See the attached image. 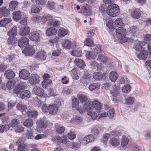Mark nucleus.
Instances as JSON below:
<instances>
[{"instance_id":"6ab92c4d","label":"nucleus","mask_w":151,"mask_h":151,"mask_svg":"<svg viewBox=\"0 0 151 151\" xmlns=\"http://www.w3.org/2000/svg\"><path fill=\"white\" fill-rule=\"evenodd\" d=\"M131 15L132 17L135 19H138L140 17L141 15L140 10L138 9H133Z\"/></svg>"},{"instance_id":"e433bc0d","label":"nucleus","mask_w":151,"mask_h":151,"mask_svg":"<svg viewBox=\"0 0 151 151\" xmlns=\"http://www.w3.org/2000/svg\"><path fill=\"white\" fill-rule=\"evenodd\" d=\"M20 96L22 99H23L25 97L29 98L30 96V91L27 90L22 91L20 93Z\"/></svg>"},{"instance_id":"1a4fd4ad","label":"nucleus","mask_w":151,"mask_h":151,"mask_svg":"<svg viewBox=\"0 0 151 151\" xmlns=\"http://www.w3.org/2000/svg\"><path fill=\"white\" fill-rule=\"evenodd\" d=\"M53 19L52 16L49 14H45L42 16V21L44 22L47 21L50 25L52 24Z\"/></svg>"},{"instance_id":"a211bd4d","label":"nucleus","mask_w":151,"mask_h":151,"mask_svg":"<svg viewBox=\"0 0 151 151\" xmlns=\"http://www.w3.org/2000/svg\"><path fill=\"white\" fill-rule=\"evenodd\" d=\"M106 26L109 28L110 31L112 32V31L115 28V26L113 24L112 20L109 17L106 19Z\"/></svg>"},{"instance_id":"0e129e2a","label":"nucleus","mask_w":151,"mask_h":151,"mask_svg":"<svg viewBox=\"0 0 151 151\" xmlns=\"http://www.w3.org/2000/svg\"><path fill=\"white\" fill-rule=\"evenodd\" d=\"M27 136L28 139H33L34 138L35 136L33 135L32 129H30L28 131Z\"/></svg>"},{"instance_id":"79ce46f5","label":"nucleus","mask_w":151,"mask_h":151,"mask_svg":"<svg viewBox=\"0 0 151 151\" xmlns=\"http://www.w3.org/2000/svg\"><path fill=\"white\" fill-rule=\"evenodd\" d=\"M17 109L23 112L24 111L26 113V111H27V106L26 105H24L22 104L19 102L18 103L17 106Z\"/></svg>"},{"instance_id":"39448f33","label":"nucleus","mask_w":151,"mask_h":151,"mask_svg":"<svg viewBox=\"0 0 151 151\" xmlns=\"http://www.w3.org/2000/svg\"><path fill=\"white\" fill-rule=\"evenodd\" d=\"M33 91L34 93L38 96L39 97L45 100V97L46 96L44 93V90L42 88L39 87H35L34 88Z\"/></svg>"},{"instance_id":"6e6552de","label":"nucleus","mask_w":151,"mask_h":151,"mask_svg":"<svg viewBox=\"0 0 151 151\" xmlns=\"http://www.w3.org/2000/svg\"><path fill=\"white\" fill-rule=\"evenodd\" d=\"M19 75L20 78L24 80H28L30 77L29 72L24 69H22L20 71Z\"/></svg>"},{"instance_id":"9b49d317","label":"nucleus","mask_w":151,"mask_h":151,"mask_svg":"<svg viewBox=\"0 0 151 151\" xmlns=\"http://www.w3.org/2000/svg\"><path fill=\"white\" fill-rule=\"evenodd\" d=\"M35 51V50L32 46L29 45L23 50L22 52L26 56H31L34 53Z\"/></svg>"},{"instance_id":"a19ab883","label":"nucleus","mask_w":151,"mask_h":151,"mask_svg":"<svg viewBox=\"0 0 151 151\" xmlns=\"http://www.w3.org/2000/svg\"><path fill=\"white\" fill-rule=\"evenodd\" d=\"M33 124V122L32 119H27L24 123V126L27 127H32Z\"/></svg>"},{"instance_id":"09e8293b","label":"nucleus","mask_w":151,"mask_h":151,"mask_svg":"<svg viewBox=\"0 0 151 151\" xmlns=\"http://www.w3.org/2000/svg\"><path fill=\"white\" fill-rule=\"evenodd\" d=\"M46 6L48 9L53 10L55 7V3L52 1H49L47 4Z\"/></svg>"},{"instance_id":"c85d7f7f","label":"nucleus","mask_w":151,"mask_h":151,"mask_svg":"<svg viewBox=\"0 0 151 151\" xmlns=\"http://www.w3.org/2000/svg\"><path fill=\"white\" fill-rule=\"evenodd\" d=\"M142 42V51H143V50L147 51V50H148L150 51V54L151 56V47L150 46L147 42L143 41Z\"/></svg>"},{"instance_id":"2f4dec72","label":"nucleus","mask_w":151,"mask_h":151,"mask_svg":"<svg viewBox=\"0 0 151 151\" xmlns=\"http://www.w3.org/2000/svg\"><path fill=\"white\" fill-rule=\"evenodd\" d=\"M100 87V85L99 83H93L90 85L88 88L91 91H93L95 89H98Z\"/></svg>"},{"instance_id":"cd10ccee","label":"nucleus","mask_w":151,"mask_h":151,"mask_svg":"<svg viewBox=\"0 0 151 151\" xmlns=\"http://www.w3.org/2000/svg\"><path fill=\"white\" fill-rule=\"evenodd\" d=\"M4 75L8 79H11L14 77L15 74L12 70H8L5 72Z\"/></svg>"},{"instance_id":"6e6d98bb","label":"nucleus","mask_w":151,"mask_h":151,"mask_svg":"<svg viewBox=\"0 0 151 151\" xmlns=\"http://www.w3.org/2000/svg\"><path fill=\"white\" fill-rule=\"evenodd\" d=\"M93 111H89L88 113V114L90 115L92 117V119H96L97 120L99 119V118H97V114L96 112H95V110H94Z\"/></svg>"},{"instance_id":"4d7b16f0","label":"nucleus","mask_w":151,"mask_h":151,"mask_svg":"<svg viewBox=\"0 0 151 151\" xmlns=\"http://www.w3.org/2000/svg\"><path fill=\"white\" fill-rule=\"evenodd\" d=\"M94 44L93 40L90 38L86 39L84 42V45L87 46H91L93 45Z\"/></svg>"},{"instance_id":"338daca9","label":"nucleus","mask_w":151,"mask_h":151,"mask_svg":"<svg viewBox=\"0 0 151 151\" xmlns=\"http://www.w3.org/2000/svg\"><path fill=\"white\" fill-rule=\"evenodd\" d=\"M68 137L70 139L73 140L76 138V135L74 134V132L70 131L69 133L68 134Z\"/></svg>"},{"instance_id":"bf43d9fd","label":"nucleus","mask_w":151,"mask_h":151,"mask_svg":"<svg viewBox=\"0 0 151 151\" xmlns=\"http://www.w3.org/2000/svg\"><path fill=\"white\" fill-rule=\"evenodd\" d=\"M27 146L23 143L19 145L18 147V150L19 151H24L27 149Z\"/></svg>"},{"instance_id":"473e14b6","label":"nucleus","mask_w":151,"mask_h":151,"mask_svg":"<svg viewBox=\"0 0 151 151\" xmlns=\"http://www.w3.org/2000/svg\"><path fill=\"white\" fill-rule=\"evenodd\" d=\"M19 123V122L18 119H14L11 120L8 125L9 126V127H10L12 128L18 126Z\"/></svg>"},{"instance_id":"7ed1b4c3","label":"nucleus","mask_w":151,"mask_h":151,"mask_svg":"<svg viewBox=\"0 0 151 151\" xmlns=\"http://www.w3.org/2000/svg\"><path fill=\"white\" fill-rule=\"evenodd\" d=\"M87 103H88V104H87L88 106H91L90 107H91L90 111H92L95 110V111L96 112L98 113L100 112L102 108V105L101 103L98 100H95L93 101L92 105L90 104L89 102Z\"/></svg>"},{"instance_id":"dca6fc26","label":"nucleus","mask_w":151,"mask_h":151,"mask_svg":"<svg viewBox=\"0 0 151 151\" xmlns=\"http://www.w3.org/2000/svg\"><path fill=\"white\" fill-rule=\"evenodd\" d=\"M87 104H88V103H87L84 104L83 105L84 109H83V107L81 106L78 107L76 109L81 114L83 113L84 111H90L91 107H90L91 106H88Z\"/></svg>"},{"instance_id":"e2e57ef3","label":"nucleus","mask_w":151,"mask_h":151,"mask_svg":"<svg viewBox=\"0 0 151 151\" xmlns=\"http://www.w3.org/2000/svg\"><path fill=\"white\" fill-rule=\"evenodd\" d=\"M47 55L46 53L44 50H39L37 53V57H45Z\"/></svg>"},{"instance_id":"9d476101","label":"nucleus","mask_w":151,"mask_h":151,"mask_svg":"<svg viewBox=\"0 0 151 151\" xmlns=\"http://www.w3.org/2000/svg\"><path fill=\"white\" fill-rule=\"evenodd\" d=\"M94 137L92 135H89L84 137L81 142V144L84 145L93 141Z\"/></svg>"},{"instance_id":"412c9836","label":"nucleus","mask_w":151,"mask_h":151,"mask_svg":"<svg viewBox=\"0 0 151 151\" xmlns=\"http://www.w3.org/2000/svg\"><path fill=\"white\" fill-rule=\"evenodd\" d=\"M19 3L16 1H12L9 3V9L10 11H14L17 8Z\"/></svg>"},{"instance_id":"aec40b11","label":"nucleus","mask_w":151,"mask_h":151,"mask_svg":"<svg viewBox=\"0 0 151 151\" xmlns=\"http://www.w3.org/2000/svg\"><path fill=\"white\" fill-rule=\"evenodd\" d=\"M30 32V29L27 27L24 26L22 27L20 30V35L22 36H25L29 34Z\"/></svg>"},{"instance_id":"4be33fe9","label":"nucleus","mask_w":151,"mask_h":151,"mask_svg":"<svg viewBox=\"0 0 151 151\" xmlns=\"http://www.w3.org/2000/svg\"><path fill=\"white\" fill-rule=\"evenodd\" d=\"M52 139L54 141H58V142H59V143L58 142V144H60L62 142L65 143L66 142L67 137L64 136L62 138L60 136H57L52 138Z\"/></svg>"},{"instance_id":"3c124183","label":"nucleus","mask_w":151,"mask_h":151,"mask_svg":"<svg viewBox=\"0 0 151 151\" xmlns=\"http://www.w3.org/2000/svg\"><path fill=\"white\" fill-rule=\"evenodd\" d=\"M71 42L68 40H66L63 44V46L66 49H69L71 46Z\"/></svg>"},{"instance_id":"c03bdc74","label":"nucleus","mask_w":151,"mask_h":151,"mask_svg":"<svg viewBox=\"0 0 151 151\" xmlns=\"http://www.w3.org/2000/svg\"><path fill=\"white\" fill-rule=\"evenodd\" d=\"M78 97L80 101L82 102H85L88 100L87 96L83 94H79Z\"/></svg>"},{"instance_id":"69168bd1","label":"nucleus","mask_w":151,"mask_h":151,"mask_svg":"<svg viewBox=\"0 0 151 151\" xmlns=\"http://www.w3.org/2000/svg\"><path fill=\"white\" fill-rule=\"evenodd\" d=\"M83 54L86 57H94L95 55L93 52L92 51H89L85 50L83 52Z\"/></svg>"},{"instance_id":"864d4df0","label":"nucleus","mask_w":151,"mask_h":151,"mask_svg":"<svg viewBox=\"0 0 151 151\" xmlns=\"http://www.w3.org/2000/svg\"><path fill=\"white\" fill-rule=\"evenodd\" d=\"M115 23L117 27L119 26H124V24L121 18H119L116 19L115 21Z\"/></svg>"},{"instance_id":"680f3d73","label":"nucleus","mask_w":151,"mask_h":151,"mask_svg":"<svg viewBox=\"0 0 151 151\" xmlns=\"http://www.w3.org/2000/svg\"><path fill=\"white\" fill-rule=\"evenodd\" d=\"M131 87L129 85H125L122 89V91L124 93L129 92L131 91Z\"/></svg>"},{"instance_id":"72a5a7b5","label":"nucleus","mask_w":151,"mask_h":151,"mask_svg":"<svg viewBox=\"0 0 151 151\" xmlns=\"http://www.w3.org/2000/svg\"><path fill=\"white\" fill-rule=\"evenodd\" d=\"M31 19L34 22L40 23L42 21V16L35 15L31 17Z\"/></svg>"},{"instance_id":"774afa93","label":"nucleus","mask_w":151,"mask_h":151,"mask_svg":"<svg viewBox=\"0 0 151 151\" xmlns=\"http://www.w3.org/2000/svg\"><path fill=\"white\" fill-rule=\"evenodd\" d=\"M134 101V99L132 97H129L126 100V103L128 105L132 104Z\"/></svg>"},{"instance_id":"f8f14e48","label":"nucleus","mask_w":151,"mask_h":151,"mask_svg":"<svg viewBox=\"0 0 151 151\" xmlns=\"http://www.w3.org/2000/svg\"><path fill=\"white\" fill-rule=\"evenodd\" d=\"M91 7L88 4L84 5L81 8L82 12L86 15H89L91 13Z\"/></svg>"},{"instance_id":"de8ad7c7","label":"nucleus","mask_w":151,"mask_h":151,"mask_svg":"<svg viewBox=\"0 0 151 151\" xmlns=\"http://www.w3.org/2000/svg\"><path fill=\"white\" fill-rule=\"evenodd\" d=\"M9 129V126L5 124L0 126V133L6 132Z\"/></svg>"},{"instance_id":"f03ea898","label":"nucleus","mask_w":151,"mask_h":151,"mask_svg":"<svg viewBox=\"0 0 151 151\" xmlns=\"http://www.w3.org/2000/svg\"><path fill=\"white\" fill-rule=\"evenodd\" d=\"M116 32L118 39L124 42L127 41V39L126 37L127 32L125 29L123 27H119L116 29Z\"/></svg>"},{"instance_id":"8fccbe9b","label":"nucleus","mask_w":151,"mask_h":151,"mask_svg":"<svg viewBox=\"0 0 151 151\" xmlns=\"http://www.w3.org/2000/svg\"><path fill=\"white\" fill-rule=\"evenodd\" d=\"M37 127L40 128H44L46 127V125L45 124L44 121L42 120H39L37 122Z\"/></svg>"},{"instance_id":"20e7f679","label":"nucleus","mask_w":151,"mask_h":151,"mask_svg":"<svg viewBox=\"0 0 151 151\" xmlns=\"http://www.w3.org/2000/svg\"><path fill=\"white\" fill-rule=\"evenodd\" d=\"M142 42H138L134 47V49L139 52L138 53L137 57H146L147 55V52L145 50L142 51Z\"/></svg>"},{"instance_id":"ddd939ff","label":"nucleus","mask_w":151,"mask_h":151,"mask_svg":"<svg viewBox=\"0 0 151 151\" xmlns=\"http://www.w3.org/2000/svg\"><path fill=\"white\" fill-rule=\"evenodd\" d=\"M39 76L37 74H35L32 76L29 80L30 84L32 85H36L39 83L40 81Z\"/></svg>"},{"instance_id":"2eb2a0df","label":"nucleus","mask_w":151,"mask_h":151,"mask_svg":"<svg viewBox=\"0 0 151 151\" xmlns=\"http://www.w3.org/2000/svg\"><path fill=\"white\" fill-rule=\"evenodd\" d=\"M49 113L51 114L56 113L58 109V107L56 104H50L48 106Z\"/></svg>"},{"instance_id":"a18cd8bd","label":"nucleus","mask_w":151,"mask_h":151,"mask_svg":"<svg viewBox=\"0 0 151 151\" xmlns=\"http://www.w3.org/2000/svg\"><path fill=\"white\" fill-rule=\"evenodd\" d=\"M7 42L9 44L13 45L17 42V39L15 37L11 36L8 39Z\"/></svg>"},{"instance_id":"423d86ee","label":"nucleus","mask_w":151,"mask_h":151,"mask_svg":"<svg viewBox=\"0 0 151 151\" xmlns=\"http://www.w3.org/2000/svg\"><path fill=\"white\" fill-rule=\"evenodd\" d=\"M40 36L39 32L35 31L30 34L29 35V38L32 40L38 42L40 40Z\"/></svg>"},{"instance_id":"5701e85b","label":"nucleus","mask_w":151,"mask_h":151,"mask_svg":"<svg viewBox=\"0 0 151 151\" xmlns=\"http://www.w3.org/2000/svg\"><path fill=\"white\" fill-rule=\"evenodd\" d=\"M57 33V30L53 27L48 28L46 31V35L48 36L56 35Z\"/></svg>"},{"instance_id":"b1692460","label":"nucleus","mask_w":151,"mask_h":151,"mask_svg":"<svg viewBox=\"0 0 151 151\" xmlns=\"http://www.w3.org/2000/svg\"><path fill=\"white\" fill-rule=\"evenodd\" d=\"M10 14L9 11L6 7L0 8V15L4 17H7Z\"/></svg>"},{"instance_id":"13d9d810","label":"nucleus","mask_w":151,"mask_h":151,"mask_svg":"<svg viewBox=\"0 0 151 151\" xmlns=\"http://www.w3.org/2000/svg\"><path fill=\"white\" fill-rule=\"evenodd\" d=\"M137 30V28L136 26H132L129 28V32L133 36L134 35V34Z\"/></svg>"},{"instance_id":"a878e982","label":"nucleus","mask_w":151,"mask_h":151,"mask_svg":"<svg viewBox=\"0 0 151 151\" xmlns=\"http://www.w3.org/2000/svg\"><path fill=\"white\" fill-rule=\"evenodd\" d=\"M74 62L78 67L81 68H84L86 66L85 62L83 60L76 59L75 60Z\"/></svg>"},{"instance_id":"f257e3e1","label":"nucleus","mask_w":151,"mask_h":151,"mask_svg":"<svg viewBox=\"0 0 151 151\" xmlns=\"http://www.w3.org/2000/svg\"><path fill=\"white\" fill-rule=\"evenodd\" d=\"M120 10L118 6L116 4L109 5L107 9V13L110 16L115 17L119 13Z\"/></svg>"},{"instance_id":"37998d69","label":"nucleus","mask_w":151,"mask_h":151,"mask_svg":"<svg viewBox=\"0 0 151 151\" xmlns=\"http://www.w3.org/2000/svg\"><path fill=\"white\" fill-rule=\"evenodd\" d=\"M58 35L59 37H63L68 34L67 30L64 28L60 29L58 31Z\"/></svg>"},{"instance_id":"603ef678","label":"nucleus","mask_w":151,"mask_h":151,"mask_svg":"<svg viewBox=\"0 0 151 151\" xmlns=\"http://www.w3.org/2000/svg\"><path fill=\"white\" fill-rule=\"evenodd\" d=\"M32 1H35L37 4L38 5L41 6H44L45 5L46 2V0H31Z\"/></svg>"},{"instance_id":"c756f323","label":"nucleus","mask_w":151,"mask_h":151,"mask_svg":"<svg viewBox=\"0 0 151 151\" xmlns=\"http://www.w3.org/2000/svg\"><path fill=\"white\" fill-rule=\"evenodd\" d=\"M12 20L11 18H3L0 21V25L1 27H5L6 24L11 22Z\"/></svg>"},{"instance_id":"4468645a","label":"nucleus","mask_w":151,"mask_h":151,"mask_svg":"<svg viewBox=\"0 0 151 151\" xmlns=\"http://www.w3.org/2000/svg\"><path fill=\"white\" fill-rule=\"evenodd\" d=\"M29 40L25 37H22L20 39L18 42V45L21 47H25L28 44Z\"/></svg>"},{"instance_id":"bb28decb","label":"nucleus","mask_w":151,"mask_h":151,"mask_svg":"<svg viewBox=\"0 0 151 151\" xmlns=\"http://www.w3.org/2000/svg\"><path fill=\"white\" fill-rule=\"evenodd\" d=\"M69 53L73 56L81 57L82 55L81 48H79L77 50H73L69 52Z\"/></svg>"},{"instance_id":"c9c22d12","label":"nucleus","mask_w":151,"mask_h":151,"mask_svg":"<svg viewBox=\"0 0 151 151\" xmlns=\"http://www.w3.org/2000/svg\"><path fill=\"white\" fill-rule=\"evenodd\" d=\"M13 18L14 19L17 21L19 20L21 18V13L19 11H16L13 12Z\"/></svg>"},{"instance_id":"58836bf2","label":"nucleus","mask_w":151,"mask_h":151,"mask_svg":"<svg viewBox=\"0 0 151 151\" xmlns=\"http://www.w3.org/2000/svg\"><path fill=\"white\" fill-rule=\"evenodd\" d=\"M118 75L117 73L115 71H112L111 72L109 78L112 81H115L118 78Z\"/></svg>"},{"instance_id":"f3484780","label":"nucleus","mask_w":151,"mask_h":151,"mask_svg":"<svg viewBox=\"0 0 151 151\" xmlns=\"http://www.w3.org/2000/svg\"><path fill=\"white\" fill-rule=\"evenodd\" d=\"M106 73H104L103 74L101 72H95L93 73V77L96 80H100L104 78H106Z\"/></svg>"},{"instance_id":"5fc2aeb1","label":"nucleus","mask_w":151,"mask_h":151,"mask_svg":"<svg viewBox=\"0 0 151 151\" xmlns=\"http://www.w3.org/2000/svg\"><path fill=\"white\" fill-rule=\"evenodd\" d=\"M15 82L14 81H9L6 84L7 88L9 89H11L15 85Z\"/></svg>"},{"instance_id":"7c9ffc66","label":"nucleus","mask_w":151,"mask_h":151,"mask_svg":"<svg viewBox=\"0 0 151 151\" xmlns=\"http://www.w3.org/2000/svg\"><path fill=\"white\" fill-rule=\"evenodd\" d=\"M26 113L29 117L35 118L38 115V112L35 110L26 111Z\"/></svg>"},{"instance_id":"ea45409f","label":"nucleus","mask_w":151,"mask_h":151,"mask_svg":"<svg viewBox=\"0 0 151 151\" xmlns=\"http://www.w3.org/2000/svg\"><path fill=\"white\" fill-rule=\"evenodd\" d=\"M129 142L128 137L127 136H124L122 140L121 145L123 147H124L128 144Z\"/></svg>"},{"instance_id":"49530a36","label":"nucleus","mask_w":151,"mask_h":151,"mask_svg":"<svg viewBox=\"0 0 151 151\" xmlns=\"http://www.w3.org/2000/svg\"><path fill=\"white\" fill-rule=\"evenodd\" d=\"M43 99L39 97L35 101L34 104L36 106L39 107L42 105L44 103L42 101Z\"/></svg>"},{"instance_id":"393cba45","label":"nucleus","mask_w":151,"mask_h":151,"mask_svg":"<svg viewBox=\"0 0 151 151\" xmlns=\"http://www.w3.org/2000/svg\"><path fill=\"white\" fill-rule=\"evenodd\" d=\"M42 9L40 6L33 4L30 7V11L32 13H37L40 12Z\"/></svg>"},{"instance_id":"052dcab7","label":"nucleus","mask_w":151,"mask_h":151,"mask_svg":"<svg viewBox=\"0 0 151 151\" xmlns=\"http://www.w3.org/2000/svg\"><path fill=\"white\" fill-rule=\"evenodd\" d=\"M52 82V81L50 79H47L44 80L42 83V87L44 88H45L47 86L48 84H50Z\"/></svg>"},{"instance_id":"f704fd0d","label":"nucleus","mask_w":151,"mask_h":151,"mask_svg":"<svg viewBox=\"0 0 151 151\" xmlns=\"http://www.w3.org/2000/svg\"><path fill=\"white\" fill-rule=\"evenodd\" d=\"M110 143L114 146H117L120 144V142L119 139L116 138H113L110 140Z\"/></svg>"},{"instance_id":"0eeeda50","label":"nucleus","mask_w":151,"mask_h":151,"mask_svg":"<svg viewBox=\"0 0 151 151\" xmlns=\"http://www.w3.org/2000/svg\"><path fill=\"white\" fill-rule=\"evenodd\" d=\"M94 52V55L96 56L106 57L103 51V48L100 45H98L95 47Z\"/></svg>"},{"instance_id":"4c0bfd02","label":"nucleus","mask_w":151,"mask_h":151,"mask_svg":"<svg viewBox=\"0 0 151 151\" xmlns=\"http://www.w3.org/2000/svg\"><path fill=\"white\" fill-rule=\"evenodd\" d=\"M17 27L16 26H14L7 33V35L9 36H15L17 34Z\"/></svg>"}]
</instances>
